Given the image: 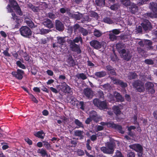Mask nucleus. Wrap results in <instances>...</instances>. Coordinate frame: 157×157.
Masks as SVG:
<instances>
[{"label": "nucleus", "mask_w": 157, "mask_h": 157, "mask_svg": "<svg viewBox=\"0 0 157 157\" xmlns=\"http://www.w3.org/2000/svg\"><path fill=\"white\" fill-rule=\"evenodd\" d=\"M129 11L132 14H135L138 11V7L137 5L134 3H131L128 9Z\"/></svg>", "instance_id": "nucleus-12"}, {"label": "nucleus", "mask_w": 157, "mask_h": 157, "mask_svg": "<svg viewBox=\"0 0 157 157\" xmlns=\"http://www.w3.org/2000/svg\"><path fill=\"white\" fill-rule=\"evenodd\" d=\"M114 95L117 101L122 102L124 101V97L122 96L120 93L115 91L114 92Z\"/></svg>", "instance_id": "nucleus-22"}, {"label": "nucleus", "mask_w": 157, "mask_h": 157, "mask_svg": "<svg viewBox=\"0 0 157 157\" xmlns=\"http://www.w3.org/2000/svg\"><path fill=\"white\" fill-rule=\"evenodd\" d=\"M16 64L17 66L22 69H25L26 68L25 66L21 63L20 61L18 60L16 62Z\"/></svg>", "instance_id": "nucleus-46"}, {"label": "nucleus", "mask_w": 157, "mask_h": 157, "mask_svg": "<svg viewBox=\"0 0 157 157\" xmlns=\"http://www.w3.org/2000/svg\"><path fill=\"white\" fill-rule=\"evenodd\" d=\"M44 133V132L43 131H39L37 132L36 134H34V135L39 138L43 139L44 138V136H42V135Z\"/></svg>", "instance_id": "nucleus-44"}, {"label": "nucleus", "mask_w": 157, "mask_h": 157, "mask_svg": "<svg viewBox=\"0 0 157 157\" xmlns=\"http://www.w3.org/2000/svg\"><path fill=\"white\" fill-rule=\"evenodd\" d=\"M106 75V72L104 71L96 72L95 74V75L97 77L99 78L104 77Z\"/></svg>", "instance_id": "nucleus-29"}, {"label": "nucleus", "mask_w": 157, "mask_h": 157, "mask_svg": "<svg viewBox=\"0 0 157 157\" xmlns=\"http://www.w3.org/2000/svg\"><path fill=\"white\" fill-rule=\"evenodd\" d=\"M114 113L116 115V117L119 120L121 119L118 117L119 115H120L121 113V112L120 110V109L118 106H114L113 107Z\"/></svg>", "instance_id": "nucleus-19"}, {"label": "nucleus", "mask_w": 157, "mask_h": 157, "mask_svg": "<svg viewBox=\"0 0 157 157\" xmlns=\"http://www.w3.org/2000/svg\"><path fill=\"white\" fill-rule=\"evenodd\" d=\"M113 52L114 55H111V60H112L113 61H116V60L117 59L118 57L117 55L116 54V53L114 51H113Z\"/></svg>", "instance_id": "nucleus-53"}, {"label": "nucleus", "mask_w": 157, "mask_h": 157, "mask_svg": "<svg viewBox=\"0 0 157 157\" xmlns=\"http://www.w3.org/2000/svg\"><path fill=\"white\" fill-rule=\"evenodd\" d=\"M59 118L63 120L62 121L59 120H57V123L60 124H61L62 122H63L64 123H65V122L67 121V118L64 116H60L59 117Z\"/></svg>", "instance_id": "nucleus-38"}, {"label": "nucleus", "mask_w": 157, "mask_h": 157, "mask_svg": "<svg viewBox=\"0 0 157 157\" xmlns=\"http://www.w3.org/2000/svg\"><path fill=\"white\" fill-rule=\"evenodd\" d=\"M132 86L134 88L136 89L138 92L141 93L145 90L144 84L140 80L134 81L132 83Z\"/></svg>", "instance_id": "nucleus-1"}, {"label": "nucleus", "mask_w": 157, "mask_h": 157, "mask_svg": "<svg viewBox=\"0 0 157 157\" xmlns=\"http://www.w3.org/2000/svg\"><path fill=\"white\" fill-rule=\"evenodd\" d=\"M43 24L45 26L49 29L52 28L53 27L54 25L52 21L48 18L45 19L43 21Z\"/></svg>", "instance_id": "nucleus-17"}, {"label": "nucleus", "mask_w": 157, "mask_h": 157, "mask_svg": "<svg viewBox=\"0 0 157 157\" xmlns=\"http://www.w3.org/2000/svg\"><path fill=\"white\" fill-rule=\"evenodd\" d=\"M76 77L78 79H81L84 80L87 79V77L86 75L83 73H80L76 75Z\"/></svg>", "instance_id": "nucleus-34"}, {"label": "nucleus", "mask_w": 157, "mask_h": 157, "mask_svg": "<svg viewBox=\"0 0 157 157\" xmlns=\"http://www.w3.org/2000/svg\"><path fill=\"white\" fill-rule=\"evenodd\" d=\"M70 99L71 100V102L72 105H78L79 101L76 98L73 96H71L70 98Z\"/></svg>", "instance_id": "nucleus-41"}, {"label": "nucleus", "mask_w": 157, "mask_h": 157, "mask_svg": "<svg viewBox=\"0 0 157 157\" xmlns=\"http://www.w3.org/2000/svg\"><path fill=\"white\" fill-rule=\"evenodd\" d=\"M103 21L105 23L109 24H111L113 23V21L110 18L108 17H104L103 19Z\"/></svg>", "instance_id": "nucleus-40"}, {"label": "nucleus", "mask_w": 157, "mask_h": 157, "mask_svg": "<svg viewBox=\"0 0 157 157\" xmlns=\"http://www.w3.org/2000/svg\"><path fill=\"white\" fill-rule=\"evenodd\" d=\"M57 43L61 45H63L64 43L66 42L65 38L64 37L58 36L57 37Z\"/></svg>", "instance_id": "nucleus-32"}, {"label": "nucleus", "mask_w": 157, "mask_h": 157, "mask_svg": "<svg viewBox=\"0 0 157 157\" xmlns=\"http://www.w3.org/2000/svg\"><path fill=\"white\" fill-rule=\"evenodd\" d=\"M24 74V71L23 70L19 69H17L16 71H12L11 72L13 76L18 80L22 79Z\"/></svg>", "instance_id": "nucleus-5"}, {"label": "nucleus", "mask_w": 157, "mask_h": 157, "mask_svg": "<svg viewBox=\"0 0 157 157\" xmlns=\"http://www.w3.org/2000/svg\"><path fill=\"white\" fill-rule=\"evenodd\" d=\"M70 42H72L73 43L74 42V43H78L79 41H80L81 42H82V39L81 37H75V39H74L73 40H71L70 41Z\"/></svg>", "instance_id": "nucleus-49"}, {"label": "nucleus", "mask_w": 157, "mask_h": 157, "mask_svg": "<svg viewBox=\"0 0 157 157\" xmlns=\"http://www.w3.org/2000/svg\"><path fill=\"white\" fill-rule=\"evenodd\" d=\"M81 33L84 36H86L88 34L87 30L82 27H81L79 30Z\"/></svg>", "instance_id": "nucleus-48"}, {"label": "nucleus", "mask_w": 157, "mask_h": 157, "mask_svg": "<svg viewBox=\"0 0 157 157\" xmlns=\"http://www.w3.org/2000/svg\"><path fill=\"white\" fill-rule=\"evenodd\" d=\"M90 15L91 17L95 18H98V13L94 11L91 12Z\"/></svg>", "instance_id": "nucleus-64"}, {"label": "nucleus", "mask_w": 157, "mask_h": 157, "mask_svg": "<svg viewBox=\"0 0 157 157\" xmlns=\"http://www.w3.org/2000/svg\"><path fill=\"white\" fill-rule=\"evenodd\" d=\"M109 38L112 41H114L115 40L117 39V37L113 33H110L109 34Z\"/></svg>", "instance_id": "nucleus-51"}, {"label": "nucleus", "mask_w": 157, "mask_h": 157, "mask_svg": "<svg viewBox=\"0 0 157 157\" xmlns=\"http://www.w3.org/2000/svg\"><path fill=\"white\" fill-rule=\"evenodd\" d=\"M90 44L91 46L96 49H100L101 48V43L96 40H92L90 42Z\"/></svg>", "instance_id": "nucleus-13"}, {"label": "nucleus", "mask_w": 157, "mask_h": 157, "mask_svg": "<svg viewBox=\"0 0 157 157\" xmlns=\"http://www.w3.org/2000/svg\"><path fill=\"white\" fill-rule=\"evenodd\" d=\"M114 129L118 131L119 133L121 134H124L125 132L123 130L122 126L120 124H116Z\"/></svg>", "instance_id": "nucleus-27"}, {"label": "nucleus", "mask_w": 157, "mask_h": 157, "mask_svg": "<svg viewBox=\"0 0 157 157\" xmlns=\"http://www.w3.org/2000/svg\"><path fill=\"white\" fill-rule=\"evenodd\" d=\"M110 78L113 81V82L114 84L119 85L122 88H125L128 86L127 83L124 82L122 80L112 77H110Z\"/></svg>", "instance_id": "nucleus-6"}, {"label": "nucleus", "mask_w": 157, "mask_h": 157, "mask_svg": "<svg viewBox=\"0 0 157 157\" xmlns=\"http://www.w3.org/2000/svg\"><path fill=\"white\" fill-rule=\"evenodd\" d=\"M44 146L47 150H50L51 148V146L50 144L48 142L46 141H43Z\"/></svg>", "instance_id": "nucleus-47"}, {"label": "nucleus", "mask_w": 157, "mask_h": 157, "mask_svg": "<svg viewBox=\"0 0 157 157\" xmlns=\"http://www.w3.org/2000/svg\"><path fill=\"white\" fill-rule=\"evenodd\" d=\"M138 75L135 72H131L130 73L128 76V79L130 80L135 79L137 78Z\"/></svg>", "instance_id": "nucleus-35"}, {"label": "nucleus", "mask_w": 157, "mask_h": 157, "mask_svg": "<svg viewBox=\"0 0 157 157\" xmlns=\"http://www.w3.org/2000/svg\"><path fill=\"white\" fill-rule=\"evenodd\" d=\"M8 51L9 48H7L3 51V53L5 56L10 57V55L8 52Z\"/></svg>", "instance_id": "nucleus-63"}, {"label": "nucleus", "mask_w": 157, "mask_h": 157, "mask_svg": "<svg viewBox=\"0 0 157 157\" xmlns=\"http://www.w3.org/2000/svg\"><path fill=\"white\" fill-rule=\"evenodd\" d=\"M144 63L148 65H153L154 63L153 61L151 59H147L144 60Z\"/></svg>", "instance_id": "nucleus-57"}, {"label": "nucleus", "mask_w": 157, "mask_h": 157, "mask_svg": "<svg viewBox=\"0 0 157 157\" xmlns=\"http://www.w3.org/2000/svg\"><path fill=\"white\" fill-rule=\"evenodd\" d=\"M14 10H15L17 14H18L20 16H21L22 15V13L21 9L19 6H17V7Z\"/></svg>", "instance_id": "nucleus-52"}, {"label": "nucleus", "mask_w": 157, "mask_h": 157, "mask_svg": "<svg viewBox=\"0 0 157 157\" xmlns=\"http://www.w3.org/2000/svg\"><path fill=\"white\" fill-rule=\"evenodd\" d=\"M142 26L139 25L137 26L136 28V32L138 33H141L142 32Z\"/></svg>", "instance_id": "nucleus-61"}, {"label": "nucleus", "mask_w": 157, "mask_h": 157, "mask_svg": "<svg viewBox=\"0 0 157 157\" xmlns=\"http://www.w3.org/2000/svg\"><path fill=\"white\" fill-rule=\"evenodd\" d=\"M60 89L65 93H69L70 92L71 88L65 82H64L61 86Z\"/></svg>", "instance_id": "nucleus-15"}, {"label": "nucleus", "mask_w": 157, "mask_h": 157, "mask_svg": "<svg viewBox=\"0 0 157 157\" xmlns=\"http://www.w3.org/2000/svg\"><path fill=\"white\" fill-rule=\"evenodd\" d=\"M149 8L152 12L157 14V3L152 2L149 4Z\"/></svg>", "instance_id": "nucleus-16"}, {"label": "nucleus", "mask_w": 157, "mask_h": 157, "mask_svg": "<svg viewBox=\"0 0 157 157\" xmlns=\"http://www.w3.org/2000/svg\"><path fill=\"white\" fill-rule=\"evenodd\" d=\"M101 150L104 153L111 154H113V151L110 150L108 147H102L101 148Z\"/></svg>", "instance_id": "nucleus-25"}, {"label": "nucleus", "mask_w": 157, "mask_h": 157, "mask_svg": "<svg viewBox=\"0 0 157 157\" xmlns=\"http://www.w3.org/2000/svg\"><path fill=\"white\" fill-rule=\"evenodd\" d=\"M141 25L143 29L145 31L151 30L152 29L151 23L148 20H144Z\"/></svg>", "instance_id": "nucleus-9"}, {"label": "nucleus", "mask_w": 157, "mask_h": 157, "mask_svg": "<svg viewBox=\"0 0 157 157\" xmlns=\"http://www.w3.org/2000/svg\"><path fill=\"white\" fill-rule=\"evenodd\" d=\"M106 146L110 150L114 152V148L116 145V143L113 140H111L109 142H107L105 144Z\"/></svg>", "instance_id": "nucleus-20"}, {"label": "nucleus", "mask_w": 157, "mask_h": 157, "mask_svg": "<svg viewBox=\"0 0 157 157\" xmlns=\"http://www.w3.org/2000/svg\"><path fill=\"white\" fill-rule=\"evenodd\" d=\"M82 16V14L79 13L73 14L72 15V17L73 18L77 20H79L81 18Z\"/></svg>", "instance_id": "nucleus-45"}, {"label": "nucleus", "mask_w": 157, "mask_h": 157, "mask_svg": "<svg viewBox=\"0 0 157 157\" xmlns=\"http://www.w3.org/2000/svg\"><path fill=\"white\" fill-rule=\"evenodd\" d=\"M93 33L94 35L97 37H100L102 34L101 32L97 29H95Z\"/></svg>", "instance_id": "nucleus-43"}, {"label": "nucleus", "mask_w": 157, "mask_h": 157, "mask_svg": "<svg viewBox=\"0 0 157 157\" xmlns=\"http://www.w3.org/2000/svg\"><path fill=\"white\" fill-rule=\"evenodd\" d=\"M21 35L23 36L30 38L32 35L31 29L27 26H22L19 29Z\"/></svg>", "instance_id": "nucleus-2"}, {"label": "nucleus", "mask_w": 157, "mask_h": 157, "mask_svg": "<svg viewBox=\"0 0 157 157\" xmlns=\"http://www.w3.org/2000/svg\"><path fill=\"white\" fill-rule=\"evenodd\" d=\"M144 17L146 18H157V14L152 12H148L144 15Z\"/></svg>", "instance_id": "nucleus-23"}, {"label": "nucleus", "mask_w": 157, "mask_h": 157, "mask_svg": "<svg viewBox=\"0 0 157 157\" xmlns=\"http://www.w3.org/2000/svg\"><path fill=\"white\" fill-rule=\"evenodd\" d=\"M69 46L71 50L73 52H76L77 54H79L81 53L82 51L79 45L74 43V42H70Z\"/></svg>", "instance_id": "nucleus-8"}, {"label": "nucleus", "mask_w": 157, "mask_h": 157, "mask_svg": "<svg viewBox=\"0 0 157 157\" xmlns=\"http://www.w3.org/2000/svg\"><path fill=\"white\" fill-rule=\"evenodd\" d=\"M80 28V25L79 24H76L74 25L73 27V30L74 32L77 31V30Z\"/></svg>", "instance_id": "nucleus-62"}, {"label": "nucleus", "mask_w": 157, "mask_h": 157, "mask_svg": "<svg viewBox=\"0 0 157 157\" xmlns=\"http://www.w3.org/2000/svg\"><path fill=\"white\" fill-rule=\"evenodd\" d=\"M25 21L27 25L31 28H35L34 24L30 19L26 18L25 20Z\"/></svg>", "instance_id": "nucleus-26"}, {"label": "nucleus", "mask_w": 157, "mask_h": 157, "mask_svg": "<svg viewBox=\"0 0 157 157\" xmlns=\"http://www.w3.org/2000/svg\"><path fill=\"white\" fill-rule=\"evenodd\" d=\"M83 93L86 97L89 99L91 98L93 96V92L90 88H86L83 90Z\"/></svg>", "instance_id": "nucleus-11"}, {"label": "nucleus", "mask_w": 157, "mask_h": 157, "mask_svg": "<svg viewBox=\"0 0 157 157\" xmlns=\"http://www.w3.org/2000/svg\"><path fill=\"white\" fill-rule=\"evenodd\" d=\"M55 26L56 29L59 31H62L64 29V26L62 23L59 20L55 21Z\"/></svg>", "instance_id": "nucleus-14"}, {"label": "nucleus", "mask_w": 157, "mask_h": 157, "mask_svg": "<svg viewBox=\"0 0 157 157\" xmlns=\"http://www.w3.org/2000/svg\"><path fill=\"white\" fill-rule=\"evenodd\" d=\"M67 63L71 67H73L76 65L75 60L71 54L69 55L68 56L67 59Z\"/></svg>", "instance_id": "nucleus-24"}, {"label": "nucleus", "mask_w": 157, "mask_h": 157, "mask_svg": "<svg viewBox=\"0 0 157 157\" xmlns=\"http://www.w3.org/2000/svg\"><path fill=\"white\" fill-rule=\"evenodd\" d=\"M74 135L76 136H78L80 140L83 139L84 138V132L83 131L77 130L74 132Z\"/></svg>", "instance_id": "nucleus-21"}, {"label": "nucleus", "mask_w": 157, "mask_h": 157, "mask_svg": "<svg viewBox=\"0 0 157 157\" xmlns=\"http://www.w3.org/2000/svg\"><path fill=\"white\" fill-rule=\"evenodd\" d=\"M77 143L78 141L76 140H71L70 141V143L71 144V147H75L76 146Z\"/></svg>", "instance_id": "nucleus-58"}, {"label": "nucleus", "mask_w": 157, "mask_h": 157, "mask_svg": "<svg viewBox=\"0 0 157 157\" xmlns=\"http://www.w3.org/2000/svg\"><path fill=\"white\" fill-rule=\"evenodd\" d=\"M121 3L125 6H130L131 3L130 0H121Z\"/></svg>", "instance_id": "nucleus-42"}, {"label": "nucleus", "mask_w": 157, "mask_h": 157, "mask_svg": "<svg viewBox=\"0 0 157 157\" xmlns=\"http://www.w3.org/2000/svg\"><path fill=\"white\" fill-rule=\"evenodd\" d=\"M121 57L127 61H129L132 57V55L130 52L128 50H123L120 54Z\"/></svg>", "instance_id": "nucleus-7"}, {"label": "nucleus", "mask_w": 157, "mask_h": 157, "mask_svg": "<svg viewBox=\"0 0 157 157\" xmlns=\"http://www.w3.org/2000/svg\"><path fill=\"white\" fill-rule=\"evenodd\" d=\"M90 117L94 120H96L97 119V112L95 111H92L90 114Z\"/></svg>", "instance_id": "nucleus-37"}, {"label": "nucleus", "mask_w": 157, "mask_h": 157, "mask_svg": "<svg viewBox=\"0 0 157 157\" xmlns=\"http://www.w3.org/2000/svg\"><path fill=\"white\" fill-rule=\"evenodd\" d=\"M116 48L117 50L120 54L122 52V51L125 49V46L124 44L123 43H119L116 44Z\"/></svg>", "instance_id": "nucleus-18"}, {"label": "nucleus", "mask_w": 157, "mask_h": 157, "mask_svg": "<svg viewBox=\"0 0 157 157\" xmlns=\"http://www.w3.org/2000/svg\"><path fill=\"white\" fill-rule=\"evenodd\" d=\"M93 104L101 110L107 109V105L105 101H101L98 98H95L93 101Z\"/></svg>", "instance_id": "nucleus-3"}, {"label": "nucleus", "mask_w": 157, "mask_h": 157, "mask_svg": "<svg viewBox=\"0 0 157 157\" xmlns=\"http://www.w3.org/2000/svg\"><path fill=\"white\" fill-rule=\"evenodd\" d=\"M152 44V42L150 40H146L144 41V44L145 45L148 46L147 48L149 49H153V47L151 46Z\"/></svg>", "instance_id": "nucleus-30"}, {"label": "nucleus", "mask_w": 157, "mask_h": 157, "mask_svg": "<svg viewBox=\"0 0 157 157\" xmlns=\"http://www.w3.org/2000/svg\"><path fill=\"white\" fill-rule=\"evenodd\" d=\"M113 157H124V156L120 151L117 150L115 152V155Z\"/></svg>", "instance_id": "nucleus-55"}, {"label": "nucleus", "mask_w": 157, "mask_h": 157, "mask_svg": "<svg viewBox=\"0 0 157 157\" xmlns=\"http://www.w3.org/2000/svg\"><path fill=\"white\" fill-rule=\"evenodd\" d=\"M97 94L98 97L99 98H103L104 97V94L102 90L98 91Z\"/></svg>", "instance_id": "nucleus-59"}, {"label": "nucleus", "mask_w": 157, "mask_h": 157, "mask_svg": "<svg viewBox=\"0 0 157 157\" xmlns=\"http://www.w3.org/2000/svg\"><path fill=\"white\" fill-rule=\"evenodd\" d=\"M9 3L7 6V9H10V12H12L13 11L12 8L14 10L19 6L17 2L15 0H9Z\"/></svg>", "instance_id": "nucleus-10"}, {"label": "nucleus", "mask_w": 157, "mask_h": 157, "mask_svg": "<svg viewBox=\"0 0 157 157\" xmlns=\"http://www.w3.org/2000/svg\"><path fill=\"white\" fill-rule=\"evenodd\" d=\"M51 31L50 29H42L40 30V32L41 34H44L48 33Z\"/></svg>", "instance_id": "nucleus-54"}, {"label": "nucleus", "mask_w": 157, "mask_h": 157, "mask_svg": "<svg viewBox=\"0 0 157 157\" xmlns=\"http://www.w3.org/2000/svg\"><path fill=\"white\" fill-rule=\"evenodd\" d=\"M91 143V141L90 139L87 140L86 143V147L87 150H91L92 147L90 146V144Z\"/></svg>", "instance_id": "nucleus-50"}, {"label": "nucleus", "mask_w": 157, "mask_h": 157, "mask_svg": "<svg viewBox=\"0 0 157 157\" xmlns=\"http://www.w3.org/2000/svg\"><path fill=\"white\" fill-rule=\"evenodd\" d=\"M96 5L99 6H103L105 5V0H96Z\"/></svg>", "instance_id": "nucleus-33"}, {"label": "nucleus", "mask_w": 157, "mask_h": 157, "mask_svg": "<svg viewBox=\"0 0 157 157\" xmlns=\"http://www.w3.org/2000/svg\"><path fill=\"white\" fill-rule=\"evenodd\" d=\"M84 152L81 149H78L77 150V153L78 156H82L84 155L85 154Z\"/></svg>", "instance_id": "nucleus-56"}, {"label": "nucleus", "mask_w": 157, "mask_h": 157, "mask_svg": "<svg viewBox=\"0 0 157 157\" xmlns=\"http://www.w3.org/2000/svg\"><path fill=\"white\" fill-rule=\"evenodd\" d=\"M37 152L40 154L41 156L43 157H44L46 156H48L47 151L44 148H42L40 150L39 149L37 151Z\"/></svg>", "instance_id": "nucleus-31"}, {"label": "nucleus", "mask_w": 157, "mask_h": 157, "mask_svg": "<svg viewBox=\"0 0 157 157\" xmlns=\"http://www.w3.org/2000/svg\"><path fill=\"white\" fill-rule=\"evenodd\" d=\"M129 147L138 152V155L139 156H142L143 152V148L142 146L139 144H135L129 145Z\"/></svg>", "instance_id": "nucleus-4"}, {"label": "nucleus", "mask_w": 157, "mask_h": 157, "mask_svg": "<svg viewBox=\"0 0 157 157\" xmlns=\"http://www.w3.org/2000/svg\"><path fill=\"white\" fill-rule=\"evenodd\" d=\"M74 123L77 126L76 128H84V125L82 122L78 119H75Z\"/></svg>", "instance_id": "nucleus-28"}, {"label": "nucleus", "mask_w": 157, "mask_h": 157, "mask_svg": "<svg viewBox=\"0 0 157 157\" xmlns=\"http://www.w3.org/2000/svg\"><path fill=\"white\" fill-rule=\"evenodd\" d=\"M48 17L52 19H55L57 17L56 15L53 13H48Z\"/></svg>", "instance_id": "nucleus-60"}, {"label": "nucleus", "mask_w": 157, "mask_h": 157, "mask_svg": "<svg viewBox=\"0 0 157 157\" xmlns=\"http://www.w3.org/2000/svg\"><path fill=\"white\" fill-rule=\"evenodd\" d=\"M21 22V19L19 18L14 21L13 25H15L14 28H18L20 26Z\"/></svg>", "instance_id": "nucleus-36"}, {"label": "nucleus", "mask_w": 157, "mask_h": 157, "mask_svg": "<svg viewBox=\"0 0 157 157\" xmlns=\"http://www.w3.org/2000/svg\"><path fill=\"white\" fill-rule=\"evenodd\" d=\"M145 85L148 90H150L151 88H154V84L152 82H147L145 83Z\"/></svg>", "instance_id": "nucleus-39"}]
</instances>
